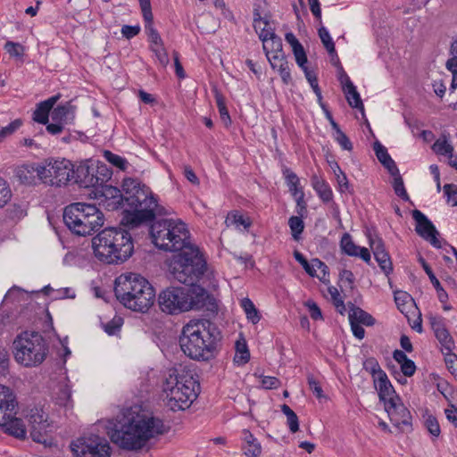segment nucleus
Instances as JSON below:
<instances>
[{
  "label": "nucleus",
  "mask_w": 457,
  "mask_h": 457,
  "mask_svg": "<svg viewBox=\"0 0 457 457\" xmlns=\"http://www.w3.org/2000/svg\"><path fill=\"white\" fill-rule=\"evenodd\" d=\"M145 29L150 42L152 43L151 46H162L163 45V41L158 31L154 27V20H145Z\"/></svg>",
  "instance_id": "e433bc0d"
},
{
  "label": "nucleus",
  "mask_w": 457,
  "mask_h": 457,
  "mask_svg": "<svg viewBox=\"0 0 457 457\" xmlns=\"http://www.w3.org/2000/svg\"><path fill=\"white\" fill-rule=\"evenodd\" d=\"M344 92L345 94L346 100L351 107L363 111L364 106L362 101L354 85L344 90Z\"/></svg>",
  "instance_id": "f704fd0d"
},
{
  "label": "nucleus",
  "mask_w": 457,
  "mask_h": 457,
  "mask_svg": "<svg viewBox=\"0 0 457 457\" xmlns=\"http://www.w3.org/2000/svg\"><path fill=\"white\" fill-rule=\"evenodd\" d=\"M349 313L348 319L356 321L357 323L364 326H373L375 324V319L367 312L361 308L355 306L353 303H349Z\"/></svg>",
  "instance_id": "393cba45"
},
{
  "label": "nucleus",
  "mask_w": 457,
  "mask_h": 457,
  "mask_svg": "<svg viewBox=\"0 0 457 457\" xmlns=\"http://www.w3.org/2000/svg\"><path fill=\"white\" fill-rule=\"evenodd\" d=\"M71 391L67 386L62 387L56 397V403L60 406L68 407L71 403Z\"/></svg>",
  "instance_id": "e2e57ef3"
},
{
  "label": "nucleus",
  "mask_w": 457,
  "mask_h": 457,
  "mask_svg": "<svg viewBox=\"0 0 457 457\" xmlns=\"http://www.w3.org/2000/svg\"><path fill=\"white\" fill-rule=\"evenodd\" d=\"M226 223L235 224L237 226L242 225L245 228H248L251 226V221L248 218H245L243 215L237 213L228 215Z\"/></svg>",
  "instance_id": "6e6d98bb"
},
{
  "label": "nucleus",
  "mask_w": 457,
  "mask_h": 457,
  "mask_svg": "<svg viewBox=\"0 0 457 457\" xmlns=\"http://www.w3.org/2000/svg\"><path fill=\"white\" fill-rule=\"evenodd\" d=\"M424 424L432 436L437 437L440 435V426L436 417L428 414L425 419Z\"/></svg>",
  "instance_id": "8fccbe9b"
},
{
  "label": "nucleus",
  "mask_w": 457,
  "mask_h": 457,
  "mask_svg": "<svg viewBox=\"0 0 457 457\" xmlns=\"http://www.w3.org/2000/svg\"><path fill=\"white\" fill-rule=\"evenodd\" d=\"M292 51H293V54L295 58V62L298 64V66L300 68H302V70L307 68L305 64L307 63L308 59H307V55H306L303 46H301L298 48H295Z\"/></svg>",
  "instance_id": "69168bd1"
},
{
  "label": "nucleus",
  "mask_w": 457,
  "mask_h": 457,
  "mask_svg": "<svg viewBox=\"0 0 457 457\" xmlns=\"http://www.w3.org/2000/svg\"><path fill=\"white\" fill-rule=\"evenodd\" d=\"M328 292L331 295V298L333 300L335 306L337 307L338 312L341 314H343L344 312L345 311V306L344 303V300L340 296L338 290L335 287H328Z\"/></svg>",
  "instance_id": "13d9d810"
},
{
  "label": "nucleus",
  "mask_w": 457,
  "mask_h": 457,
  "mask_svg": "<svg viewBox=\"0 0 457 457\" xmlns=\"http://www.w3.org/2000/svg\"><path fill=\"white\" fill-rule=\"evenodd\" d=\"M413 220H415V232L423 239L429 242L435 248H441L442 245L438 239L439 232L432 223V221L420 210L411 212Z\"/></svg>",
  "instance_id": "f3484780"
},
{
  "label": "nucleus",
  "mask_w": 457,
  "mask_h": 457,
  "mask_svg": "<svg viewBox=\"0 0 457 457\" xmlns=\"http://www.w3.org/2000/svg\"><path fill=\"white\" fill-rule=\"evenodd\" d=\"M267 59L273 70H278L279 65L282 63H288V61L284 54L270 55V57H267Z\"/></svg>",
  "instance_id": "774afa93"
},
{
  "label": "nucleus",
  "mask_w": 457,
  "mask_h": 457,
  "mask_svg": "<svg viewBox=\"0 0 457 457\" xmlns=\"http://www.w3.org/2000/svg\"><path fill=\"white\" fill-rule=\"evenodd\" d=\"M16 407L17 401L16 396L14 395V403L13 408L12 410V415L9 417L8 420L5 423H0L1 427H5L8 433L16 438L24 439L26 437V429L21 420L16 419Z\"/></svg>",
  "instance_id": "4be33fe9"
},
{
  "label": "nucleus",
  "mask_w": 457,
  "mask_h": 457,
  "mask_svg": "<svg viewBox=\"0 0 457 457\" xmlns=\"http://www.w3.org/2000/svg\"><path fill=\"white\" fill-rule=\"evenodd\" d=\"M15 361L24 367L40 365L48 354V345L44 337L37 331H22L12 342Z\"/></svg>",
  "instance_id": "9d476101"
},
{
  "label": "nucleus",
  "mask_w": 457,
  "mask_h": 457,
  "mask_svg": "<svg viewBox=\"0 0 457 457\" xmlns=\"http://www.w3.org/2000/svg\"><path fill=\"white\" fill-rule=\"evenodd\" d=\"M111 441L127 451L142 449L147 442L169 432L170 426L154 416H145L130 411L119 414L108 426Z\"/></svg>",
  "instance_id": "f03ea898"
},
{
  "label": "nucleus",
  "mask_w": 457,
  "mask_h": 457,
  "mask_svg": "<svg viewBox=\"0 0 457 457\" xmlns=\"http://www.w3.org/2000/svg\"><path fill=\"white\" fill-rule=\"evenodd\" d=\"M420 262L424 271L428 276L430 282L432 283V285L434 286L435 289L436 290L437 297H438L439 301L441 303H445L447 301V299H448V295L445 291V289L442 287L439 280L437 279V278L434 274L432 269L428 264V262L424 260V258L420 257Z\"/></svg>",
  "instance_id": "a878e982"
},
{
  "label": "nucleus",
  "mask_w": 457,
  "mask_h": 457,
  "mask_svg": "<svg viewBox=\"0 0 457 457\" xmlns=\"http://www.w3.org/2000/svg\"><path fill=\"white\" fill-rule=\"evenodd\" d=\"M103 195L106 198H112L114 199V204H118L123 208L124 200L122 198L123 193L120 192V190L114 187H106L104 191L103 192Z\"/></svg>",
  "instance_id": "de8ad7c7"
},
{
  "label": "nucleus",
  "mask_w": 457,
  "mask_h": 457,
  "mask_svg": "<svg viewBox=\"0 0 457 457\" xmlns=\"http://www.w3.org/2000/svg\"><path fill=\"white\" fill-rule=\"evenodd\" d=\"M63 221L72 233L85 237L104 225V216L95 204L74 203L64 208Z\"/></svg>",
  "instance_id": "1a4fd4ad"
},
{
  "label": "nucleus",
  "mask_w": 457,
  "mask_h": 457,
  "mask_svg": "<svg viewBox=\"0 0 457 457\" xmlns=\"http://www.w3.org/2000/svg\"><path fill=\"white\" fill-rule=\"evenodd\" d=\"M197 281L185 283L187 287H169L158 295L161 311L166 314L177 315L190 310H201L212 304L213 298Z\"/></svg>",
  "instance_id": "39448f33"
},
{
  "label": "nucleus",
  "mask_w": 457,
  "mask_h": 457,
  "mask_svg": "<svg viewBox=\"0 0 457 457\" xmlns=\"http://www.w3.org/2000/svg\"><path fill=\"white\" fill-rule=\"evenodd\" d=\"M71 449L75 457H111L112 453L108 441L96 435L78 438Z\"/></svg>",
  "instance_id": "f8f14e48"
},
{
  "label": "nucleus",
  "mask_w": 457,
  "mask_h": 457,
  "mask_svg": "<svg viewBox=\"0 0 457 457\" xmlns=\"http://www.w3.org/2000/svg\"><path fill=\"white\" fill-rule=\"evenodd\" d=\"M367 236L369 238L370 249L372 250L373 253L386 251L383 241L380 237L375 234H372L371 232H369Z\"/></svg>",
  "instance_id": "bf43d9fd"
},
{
  "label": "nucleus",
  "mask_w": 457,
  "mask_h": 457,
  "mask_svg": "<svg viewBox=\"0 0 457 457\" xmlns=\"http://www.w3.org/2000/svg\"><path fill=\"white\" fill-rule=\"evenodd\" d=\"M402 314H404L410 327L415 331L422 332L421 312L413 298L408 293L402 292Z\"/></svg>",
  "instance_id": "6ab92c4d"
},
{
  "label": "nucleus",
  "mask_w": 457,
  "mask_h": 457,
  "mask_svg": "<svg viewBox=\"0 0 457 457\" xmlns=\"http://www.w3.org/2000/svg\"><path fill=\"white\" fill-rule=\"evenodd\" d=\"M312 185L320 196L325 202H330L333 198V192L329 185L324 180L320 179L317 175L312 177Z\"/></svg>",
  "instance_id": "bb28decb"
},
{
  "label": "nucleus",
  "mask_w": 457,
  "mask_h": 457,
  "mask_svg": "<svg viewBox=\"0 0 457 457\" xmlns=\"http://www.w3.org/2000/svg\"><path fill=\"white\" fill-rule=\"evenodd\" d=\"M288 226L291 229L292 237L295 240H298L300 235L304 229V222L301 216H291L288 220Z\"/></svg>",
  "instance_id": "4c0bfd02"
},
{
  "label": "nucleus",
  "mask_w": 457,
  "mask_h": 457,
  "mask_svg": "<svg viewBox=\"0 0 457 457\" xmlns=\"http://www.w3.org/2000/svg\"><path fill=\"white\" fill-rule=\"evenodd\" d=\"M156 247L175 252L169 262L172 278L180 283L199 281L207 270V262L199 248L189 242V231L180 220L161 219L150 227Z\"/></svg>",
  "instance_id": "f257e3e1"
},
{
  "label": "nucleus",
  "mask_w": 457,
  "mask_h": 457,
  "mask_svg": "<svg viewBox=\"0 0 457 457\" xmlns=\"http://www.w3.org/2000/svg\"><path fill=\"white\" fill-rule=\"evenodd\" d=\"M373 150L378 162L382 164L387 160L392 159L389 155L387 149L378 141L376 140L373 144Z\"/></svg>",
  "instance_id": "09e8293b"
},
{
  "label": "nucleus",
  "mask_w": 457,
  "mask_h": 457,
  "mask_svg": "<svg viewBox=\"0 0 457 457\" xmlns=\"http://www.w3.org/2000/svg\"><path fill=\"white\" fill-rule=\"evenodd\" d=\"M152 51L155 54L156 58L158 59L160 64L162 67H166L169 63V56L166 49L162 46H151Z\"/></svg>",
  "instance_id": "0e129e2a"
},
{
  "label": "nucleus",
  "mask_w": 457,
  "mask_h": 457,
  "mask_svg": "<svg viewBox=\"0 0 457 457\" xmlns=\"http://www.w3.org/2000/svg\"><path fill=\"white\" fill-rule=\"evenodd\" d=\"M336 141L340 145L344 150L352 151L353 144L349 137L341 130L338 129L337 134H335Z\"/></svg>",
  "instance_id": "338daca9"
},
{
  "label": "nucleus",
  "mask_w": 457,
  "mask_h": 457,
  "mask_svg": "<svg viewBox=\"0 0 457 457\" xmlns=\"http://www.w3.org/2000/svg\"><path fill=\"white\" fill-rule=\"evenodd\" d=\"M450 57L445 62L446 70H456L457 71V39L451 43L449 49Z\"/></svg>",
  "instance_id": "3c124183"
},
{
  "label": "nucleus",
  "mask_w": 457,
  "mask_h": 457,
  "mask_svg": "<svg viewBox=\"0 0 457 457\" xmlns=\"http://www.w3.org/2000/svg\"><path fill=\"white\" fill-rule=\"evenodd\" d=\"M374 257L378 262L381 270L385 272L386 276L392 271V262L390 261L388 253L384 252L374 253Z\"/></svg>",
  "instance_id": "ea45409f"
},
{
  "label": "nucleus",
  "mask_w": 457,
  "mask_h": 457,
  "mask_svg": "<svg viewBox=\"0 0 457 457\" xmlns=\"http://www.w3.org/2000/svg\"><path fill=\"white\" fill-rule=\"evenodd\" d=\"M6 52L13 57H21L24 53V47L20 43L7 41L4 45Z\"/></svg>",
  "instance_id": "4d7b16f0"
},
{
  "label": "nucleus",
  "mask_w": 457,
  "mask_h": 457,
  "mask_svg": "<svg viewBox=\"0 0 457 457\" xmlns=\"http://www.w3.org/2000/svg\"><path fill=\"white\" fill-rule=\"evenodd\" d=\"M43 167L45 184L61 187L67 185L74 178V165L67 159H47Z\"/></svg>",
  "instance_id": "4468645a"
},
{
  "label": "nucleus",
  "mask_w": 457,
  "mask_h": 457,
  "mask_svg": "<svg viewBox=\"0 0 457 457\" xmlns=\"http://www.w3.org/2000/svg\"><path fill=\"white\" fill-rule=\"evenodd\" d=\"M50 112V109L39 103L33 112V120L40 124H47Z\"/></svg>",
  "instance_id": "a19ab883"
},
{
  "label": "nucleus",
  "mask_w": 457,
  "mask_h": 457,
  "mask_svg": "<svg viewBox=\"0 0 457 457\" xmlns=\"http://www.w3.org/2000/svg\"><path fill=\"white\" fill-rule=\"evenodd\" d=\"M340 247L344 253L349 256H357L360 246L355 245L348 233H345L340 241Z\"/></svg>",
  "instance_id": "72a5a7b5"
},
{
  "label": "nucleus",
  "mask_w": 457,
  "mask_h": 457,
  "mask_svg": "<svg viewBox=\"0 0 457 457\" xmlns=\"http://www.w3.org/2000/svg\"><path fill=\"white\" fill-rule=\"evenodd\" d=\"M114 294L119 302L134 312H145L154 304L155 290L137 273L121 274L115 279Z\"/></svg>",
  "instance_id": "423d86ee"
},
{
  "label": "nucleus",
  "mask_w": 457,
  "mask_h": 457,
  "mask_svg": "<svg viewBox=\"0 0 457 457\" xmlns=\"http://www.w3.org/2000/svg\"><path fill=\"white\" fill-rule=\"evenodd\" d=\"M243 450L247 457H259L262 448L257 438L247 429L243 430Z\"/></svg>",
  "instance_id": "b1692460"
},
{
  "label": "nucleus",
  "mask_w": 457,
  "mask_h": 457,
  "mask_svg": "<svg viewBox=\"0 0 457 457\" xmlns=\"http://www.w3.org/2000/svg\"><path fill=\"white\" fill-rule=\"evenodd\" d=\"M259 38L262 41L263 50L267 57L284 54L282 51V39L277 36L272 29H262Z\"/></svg>",
  "instance_id": "aec40b11"
},
{
  "label": "nucleus",
  "mask_w": 457,
  "mask_h": 457,
  "mask_svg": "<svg viewBox=\"0 0 457 457\" xmlns=\"http://www.w3.org/2000/svg\"><path fill=\"white\" fill-rule=\"evenodd\" d=\"M123 324V319L120 316H114L113 319L106 323H102V328L109 336L116 335Z\"/></svg>",
  "instance_id": "58836bf2"
},
{
  "label": "nucleus",
  "mask_w": 457,
  "mask_h": 457,
  "mask_svg": "<svg viewBox=\"0 0 457 457\" xmlns=\"http://www.w3.org/2000/svg\"><path fill=\"white\" fill-rule=\"evenodd\" d=\"M336 167L337 168V171H338V173L336 172L337 182L338 185V190L341 193L349 191L350 185H349L346 175L342 171V170L340 169V167L338 166L337 163H336Z\"/></svg>",
  "instance_id": "5fc2aeb1"
},
{
  "label": "nucleus",
  "mask_w": 457,
  "mask_h": 457,
  "mask_svg": "<svg viewBox=\"0 0 457 457\" xmlns=\"http://www.w3.org/2000/svg\"><path fill=\"white\" fill-rule=\"evenodd\" d=\"M104 158L113 166L124 170L127 168L128 162L121 156L112 153L111 151H104Z\"/></svg>",
  "instance_id": "c03bdc74"
},
{
  "label": "nucleus",
  "mask_w": 457,
  "mask_h": 457,
  "mask_svg": "<svg viewBox=\"0 0 457 457\" xmlns=\"http://www.w3.org/2000/svg\"><path fill=\"white\" fill-rule=\"evenodd\" d=\"M31 439L46 447L54 445L51 434L54 432V425L48 420V414L43 408L34 407L28 415Z\"/></svg>",
  "instance_id": "9b49d317"
},
{
  "label": "nucleus",
  "mask_w": 457,
  "mask_h": 457,
  "mask_svg": "<svg viewBox=\"0 0 457 457\" xmlns=\"http://www.w3.org/2000/svg\"><path fill=\"white\" fill-rule=\"evenodd\" d=\"M21 125L22 120L21 119H16L7 126L3 127L0 129V143L13 135L21 127Z\"/></svg>",
  "instance_id": "79ce46f5"
},
{
  "label": "nucleus",
  "mask_w": 457,
  "mask_h": 457,
  "mask_svg": "<svg viewBox=\"0 0 457 457\" xmlns=\"http://www.w3.org/2000/svg\"><path fill=\"white\" fill-rule=\"evenodd\" d=\"M428 320L435 337L442 346L441 351L445 355V362H452V358H456L453 353L454 341L446 328L445 319L441 316L429 315Z\"/></svg>",
  "instance_id": "dca6fc26"
},
{
  "label": "nucleus",
  "mask_w": 457,
  "mask_h": 457,
  "mask_svg": "<svg viewBox=\"0 0 457 457\" xmlns=\"http://www.w3.org/2000/svg\"><path fill=\"white\" fill-rule=\"evenodd\" d=\"M363 369L370 373L372 378H376L380 372H384L378 361L374 357H370L364 361Z\"/></svg>",
  "instance_id": "a18cd8bd"
},
{
  "label": "nucleus",
  "mask_w": 457,
  "mask_h": 457,
  "mask_svg": "<svg viewBox=\"0 0 457 457\" xmlns=\"http://www.w3.org/2000/svg\"><path fill=\"white\" fill-rule=\"evenodd\" d=\"M382 166L393 178L392 186L394 187L395 193L397 196H400V176L396 162L393 159H390L387 160V162L382 163Z\"/></svg>",
  "instance_id": "7c9ffc66"
},
{
  "label": "nucleus",
  "mask_w": 457,
  "mask_h": 457,
  "mask_svg": "<svg viewBox=\"0 0 457 457\" xmlns=\"http://www.w3.org/2000/svg\"><path fill=\"white\" fill-rule=\"evenodd\" d=\"M417 367L413 361L409 359L405 353L402 352V375L411 377L414 375Z\"/></svg>",
  "instance_id": "49530a36"
},
{
  "label": "nucleus",
  "mask_w": 457,
  "mask_h": 457,
  "mask_svg": "<svg viewBox=\"0 0 457 457\" xmlns=\"http://www.w3.org/2000/svg\"><path fill=\"white\" fill-rule=\"evenodd\" d=\"M236 353L234 356V362L238 365H244L250 360V352L245 340L240 339L236 342Z\"/></svg>",
  "instance_id": "c85d7f7f"
},
{
  "label": "nucleus",
  "mask_w": 457,
  "mask_h": 457,
  "mask_svg": "<svg viewBox=\"0 0 457 457\" xmlns=\"http://www.w3.org/2000/svg\"><path fill=\"white\" fill-rule=\"evenodd\" d=\"M75 181L84 187H96L102 186L110 178L105 166L100 167L80 164L75 170Z\"/></svg>",
  "instance_id": "2eb2a0df"
},
{
  "label": "nucleus",
  "mask_w": 457,
  "mask_h": 457,
  "mask_svg": "<svg viewBox=\"0 0 457 457\" xmlns=\"http://www.w3.org/2000/svg\"><path fill=\"white\" fill-rule=\"evenodd\" d=\"M51 118L54 122H61L62 124L72 123L75 118V106L70 102L59 104L52 111Z\"/></svg>",
  "instance_id": "5701e85b"
},
{
  "label": "nucleus",
  "mask_w": 457,
  "mask_h": 457,
  "mask_svg": "<svg viewBox=\"0 0 457 457\" xmlns=\"http://www.w3.org/2000/svg\"><path fill=\"white\" fill-rule=\"evenodd\" d=\"M44 170L43 164H22L15 169L14 176L21 184L27 186L37 185L38 181L42 183L46 181Z\"/></svg>",
  "instance_id": "a211bd4d"
},
{
  "label": "nucleus",
  "mask_w": 457,
  "mask_h": 457,
  "mask_svg": "<svg viewBox=\"0 0 457 457\" xmlns=\"http://www.w3.org/2000/svg\"><path fill=\"white\" fill-rule=\"evenodd\" d=\"M220 331L209 320H194L186 324L179 336L182 352L196 361H209L217 353Z\"/></svg>",
  "instance_id": "20e7f679"
},
{
  "label": "nucleus",
  "mask_w": 457,
  "mask_h": 457,
  "mask_svg": "<svg viewBox=\"0 0 457 457\" xmlns=\"http://www.w3.org/2000/svg\"><path fill=\"white\" fill-rule=\"evenodd\" d=\"M432 149L436 154L447 156L449 159L453 157V147L445 134L434 143Z\"/></svg>",
  "instance_id": "c756f323"
},
{
  "label": "nucleus",
  "mask_w": 457,
  "mask_h": 457,
  "mask_svg": "<svg viewBox=\"0 0 457 457\" xmlns=\"http://www.w3.org/2000/svg\"><path fill=\"white\" fill-rule=\"evenodd\" d=\"M282 172L286 179V183L288 187L289 192L294 197L300 195V194H304L303 189L299 187L300 180L295 172H293L287 167H284L282 169Z\"/></svg>",
  "instance_id": "cd10ccee"
},
{
  "label": "nucleus",
  "mask_w": 457,
  "mask_h": 457,
  "mask_svg": "<svg viewBox=\"0 0 457 457\" xmlns=\"http://www.w3.org/2000/svg\"><path fill=\"white\" fill-rule=\"evenodd\" d=\"M373 383L376 390L378 391L380 401L384 403L385 410L388 414L390 421L396 428H398L400 421L395 400H398L399 397L396 395L386 372H380L373 378Z\"/></svg>",
  "instance_id": "ddd939ff"
},
{
  "label": "nucleus",
  "mask_w": 457,
  "mask_h": 457,
  "mask_svg": "<svg viewBox=\"0 0 457 457\" xmlns=\"http://www.w3.org/2000/svg\"><path fill=\"white\" fill-rule=\"evenodd\" d=\"M163 391L166 394L167 405L176 411L191 405L200 391V384L192 370L180 366L170 370Z\"/></svg>",
  "instance_id": "6e6552de"
},
{
  "label": "nucleus",
  "mask_w": 457,
  "mask_h": 457,
  "mask_svg": "<svg viewBox=\"0 0 457 457\" xmlns=\"http://www.w3.org/2000/svg\"><path fill=\"white\" fill-rule=\"evenodd\" d=\"M445 194L447 195V202L452 206H457V186L446 184L444 187Z\"/></svg>",
  "instance_id": "680f3d73"
},
{
  "label": "nucleus",
  "mask_w": 457,
  "mask_h": 457,
  "mask_svg": "<svg viewBox=\"0 0 457 457\" xmlns=\"http://www.w3.org/2000/svg\"><path fill=\"white\" fill-rule=\"evenodd\" d=\"M404 121L414 137H418L420 134L424 125L415 116L411 114L405 115Z\"/></svg>",
  "instance_id": "37998d69"
},
{
  "label": "nucleus",
  "mask_w": 457,
  "mask_h": 457,
  "mask_svg": "<svg viewBox=\"0 0 457 457\" xmlns=\"http://www.w3.org/2000/svg\"><path fill=\"white\" fill-rule=\"evenodd\" d=\"M12 192L8 183L0 178V208L4 207L11 199Z\"/></svg>",
  "instance_id": "603ef678"
},
{
  "label": "nucleus",
  "mask_w": 457,
  "mask_h": 457,
  "mask_svg": "<svg viewBox=\"0 0 457 457\" xmlns=\"http://www.w3.org/2000/svg\"><path fill=\"white\" fill-rule=\"evenodd\" d=\"M95 255L108 264L122 263L133 253L131 235L120 228H106L92 240Z\"/></svg>",
  "instance_id": "0eeeda50"
},
{
  "label": "nucleus",
  "mask_w": 457,
  "mask_h": 457,
  "mask_svg": "<svg viewBox=\"0 0 457 457\" xmlns=\"http://www.w3.org/2000/svg\"><path fill=\"white\" fill-rule=\"evenodd\" d=\"M294 257L303 266L308 275L311 277L316 276V270L313 269V266H311V263H309L306 258L300 252L295 250L294 252Z\"/></svg>",
  "instance_id": "864d4df0"
},
{
  "label": "nucleus",
  "mask_w": 457,
  "mask_h": 457,
  "mask_svg": "<svg viewBox=\"0 0 457 457\" xmlns=\"http://www.w3.org/2000/svg\"><path fill=\"white\" fill-rule=\"evenodd\" d=\"M9 353L4 348L0 347V376H5L9 370Z\"/></svg>",
  "instance_id": "052dcab7"
},
{
  "label": "nucleus",
  "mask_w": 457,
  "mask_h": 457,
  "mask_svg": "<svg viewBox=\"0 0 457 457\" xmlns=\"http://www.w3.org/2000/svg\"><path fill=\"white\" fill-rule=\"evenodd\" d=\"M241 306L244 309L246 318L253 324L260 321L261 316L258 310L255 308L253 303L249 298H244L241 302Z\"/></svg>",
  "instance_id": "473e14b6"
},
{
  "label": "nucleus",
  "mask_w": 457,
  "mask_h": 457,
  "mask_svg": "<svg viewBox=\"0 0 457 457\" xmlns=\"http://www.w3.org/2000/svg\"><path fill=\"white\" fill-rule=\"evenodd\" d=\"M318 34L328 54L332 57V59L337 58L338 61V56L335 48V43L332 40L328 29L325 27H320L318 30Z\"/></svg>",
  "instance_id": "2f4dec72"
},
{
  "label": "nucleus",
  "mask_w": 457,
  "mask_h": 457,
  "mask_svg": "<svg viewBox=\"0 0 457 457\" xmlns=\"http://www.w3.org/2000/svg\"><path fill=\"white\" fill-rule=\"evenodd\" d=\"M124 215L120 224L134 228L144 222L152 221L156 215L170 212L159 205L151 189L138 180L128 178L122 182Z\"/></svg>",
  "instance_id": "7ed1b4c3"
},
{
  "label": "nucleus",
  "mask_w": 457,
  "mask_h": 457,
  "mask_svg": "<svg viewBox=\"0 0 457 457\" xmlns=\"http://www.w3.org/2000/svg\"><path fill=\"white\" fill-rule=\"evenodd\" d=\"M282 412L287 416V424L292 433L299 430V420L296 413L287 404L281 406Z\"/></svg>",
  "instance_id": "c9c22d12"
},
{
  "label": "nucleus",
  "mask_w": 457,
  "mask_h": 457,
  "mask_svg": "<svg viewBox=\"0 0 457 457\" xmlns=\"http://www.w3.org/2000/svg\"><path fill=\"white\" fill-rule=\"evenodd\" d=\"M14 394L8 386L0 384V423H5L12 415Z\"/></svg>",
  "instance_id": "412c9836"
}]
</instances>
